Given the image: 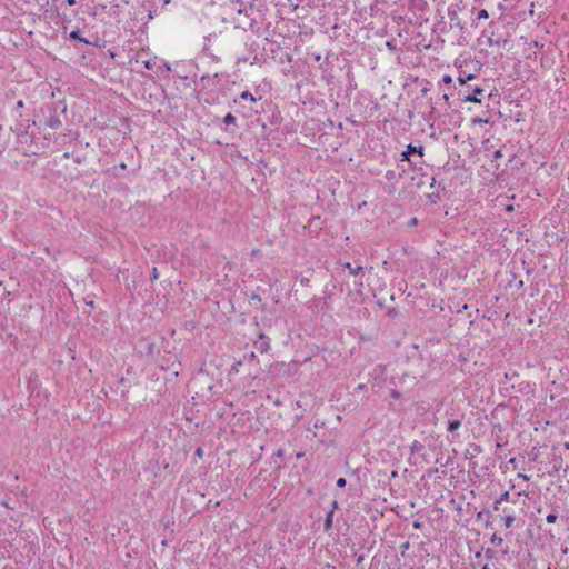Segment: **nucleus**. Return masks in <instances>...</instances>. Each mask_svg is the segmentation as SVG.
Segmentation results:
<instances>
[{
	"label": "nucleus",
	"mask_w": 569,
	"mask_h": 569,
	"mask_svg": "<svg viewBox=\"0 0 569 569\" xmlns=\"http://www.w3.org/2000/svg\"><path fill=\"white\" fill-rule=\"evenodd\" d=\"M423 147L422 146H412V144H408L407 146V150H405L402 153H401V158L400 160L401 161H409L410 160V154H413V153H417L418 156L422 157L423 156Z\"/></svg>",
	"instance_id": "nucleus-1"
},
{
	"label": "nucleus",
	"mask_w": 569,
	"mask_h": 569,
	"mask_svg": "<svg viewBox=\"0 0 569 569\" xmlns=\"http://www.w3.org/2000/svg\"><path fill=\"white\" fill-rule=\"evenodd\" d=\"M18 107H19V108L23 107V102H22V101H19V102H18Z\"/></svg>",
	"instance_id": "nucleus-23"
},
{
	"label": "nucleus",
	"mask_w": 569,
	"mask_h": 569,
	"mask_svg": "<svg viewBox=\"0 0 569 569\" xmlns=\"http://www.w3.org/2000/svg\"><path fill=\"white\" fill-rule=\"evenodd\" d=\"M234 121H236V117L232 116L231 113H228L224 117V123H227V124L234 123Z\"/></svg>",
	"instance_id": "nucleus-13"
},
{
	"label": "nucleus",
	"mask_w": 569,
	"mask_h": 569,
	"mask_svg": "<svg viewBox=\"0 0 569 569\" xmlns=\"http://www.w3.org/2000/svg\"><path fill=\"white\" fill-rule=\"evenodd\" d=\"M70 38H72V39H77V40H79V41H81V42H84V43H89V42H88V40H86L84 38H81V37L79 36V31H72V32L70 33Z\"/></svg>",
	"instance_id": "nucleus-9"
},
{
	"label": "nucleus",
	"mask_w": 569,
	"mask_h": 569,
	"mask_svg": "<svg viewBox=\"0 0 569 569\" xmlns=\"http://www.w3.org/2000/svg\"><path fill=\"white\" fill-rule=\"evenodd\" d=\"M501 520H502L505 528L509 529L513 526L516 519L512 515H508V516L502 517Z\"/></svg>",
	"instance_id": "nucleus-5"
},
{
	"label": "nucleus",
	"mask_w": 569,
	"mask_h": 569,
	"mask_svg": "<svg viewBox=\"0 0 569 569\" xmlns=\"http://www.w3.org/2000/svg\"><path fill=\"white\" fill-rule=\"evenodd\" d=\"M442 81L447 84H450L452 82V78L451 76L446 74L442 77Z\"/></svg>",
	"instance_id": "nucleus-17"
},
{
	"label": "nucleus",
	"mask_w": 569,
	"mask_h": 569,
	"mask_svg": "<svg viewBox=\"0 0 569 569\" xmlns=\"http://www.w3.org/2000/svg\"><path fill=\"white\" fill-rule=\"evenodd\" d=\"M2 284V282L0 281V286Z\"/></svg>",
	"instance_id": "nucleus-28"
},
{
	"label": "nucleus",
	"mask_w": 569,
	"mask_h": 569,
	"mask_svg": "<svg viewBox=\"0 0 569 569\" xmlns=\"http://www.w3.org/2000/svg\"><path fill=\"white\" fill-rule=\"evenodd\" d=\"M506 210H507V211H512V210H513V206H512V204H508V206L506 207Z\"/></svg>",
	"instance_id": "nucleus-21"
},
{
	"label": "nucleus",
	"mask_w": 569,
	"mask_h": 569,
	"mask_svg": "<svg viewBox=\"0 0 569 569\" xmlns=\"http://www.w3.org/2000/svg\"><path fill=\"white\" fill-rule=\"evenodd\" d=\"M333 508L332 510H330L326 517V520H325V530H329L332 526V520H333V511L335 509L337 508V502L333 501Z\"/></svg>",
	"instance_id": "nucleus-3"
},
{
	"label": "nucleus",
	"mask_w": 569,
	"mask_h": 569,
	"mask_svg": "<svg viewBox=\"0 0 569 569\" xmlns=\"http://www.w3.org/2000/svg\"><path fill=\"white\" fill-rule=\"evenodd\" d=\"M413 526H415L416 528H419V526H420V525H419V522H418V521H415Z\"/></svg>",
	"instance_id": "nucleus-24"
},
{
	"label": "nucleus",
	"mask_w": 569,
	"mask_h": 569,
	"mask_svg": "<svg viewBox=\"0 0 569 569\" xmlns=\"http://www.w3.org/2000/svg\"><path fill=\"white\" fill-rule=\"evenodd\" d=\"M470 121H471V123H472V124H475V126H476V124H487V123H489V120H488V119H482V118H480V117H473V118H471V120H470Z\"/></svg>",
	"instance_id": "nucleus-8"
},
{
	"label": "nucleus",
	"mask_w": 569,
	"mask_h": 569,
	"mask_svg": "<svg viewBox=\"0 0 569 569\" xmlns=\"http://www.w3.org/2000/svg\"><path fill=\"white\" fill-rule=\"evenodd\" d=\"M240 98L242 100H248L250 102H256V98L252 96L251 92L249 91H243L241 94H240Z\"/></svg>",
	"instance_id": "nucleus-7"
},
{
	"label": "nucleus",
	"mask_w": 569,
	"mask_h": 569,
	"mask_svg": "<svg viewBox=\"0 0 569 569\" xmlns=\"http://www.w3.org/2000/svg\"><path fill=\"white\" fill-rule=\"evenodd\" d=\"M202 453H203V451H202V449H201V448H198V449L196 450V455H197L198 457H202Z\"/></svg>",
	"instance_id": "nucleus-19"
},
{
	"label": "nucleus",
	"mask_w": 569,
	"mask_h": 569,
	"mask_svg": "<svg viewBox=\"0 0 569 569\" xmlns=\"http://www.w3.org/2000/svg\"><path fill=\"white\" fill-rule=\"evenodd\" d=\"M546 521L548 523H555L557 521V516L553 515V513H550V515L547 516Z\"/></svg>",
	"instance_id": "nucleus-14"
},
{
	"label": "nucleus",
	"mask_w": 569,
	"mask_h": 569,
	"mask_svg": "<svg viewBox=\"0 0 569 569\" xmlns=\"http://www.w3.org/2000/svg\"><path fill=\"white\" fill-rule=\"evenodd\" d=\"M502 541H503L502 538L497 535H493L491 537V543L495 546H501Z\"/></svg>",
	"instance_id": "nucleus-10"
},
{
	"label": "nucleus",
	"mask_w": 569,
	"mask_h": 569,
	"mask_svg": "<svg viewBox=\"0 0 569 569\" xmlns=\"http://www.w3.org/2000/svg\"><path fill=\"white\" fill-rule=\"evenodd\" d=\"M243 365L242 361H236L231 367V372H239L240 367Z\"/></svg>",
	"instance_id": "nucleus-12"
},
{
	"label": "nucleus",
	"mask_w": 569,
	"mask_h": 569,
	"mask_svg": "<svg viewBox=\"0 0 569 569\" xmlns=\"http://www.w3.org/2000/svg\"><path fill=\"white\" fill-rule=\"evenodd\" d=\"M500 157H501L500 151H497V152H496V158H500Z\"/></svg>",
	"instance_id": "nucleus-22"
},
{
	"label": "nucleus",
	"mask_w": 569,
	"mask_h": 569,
	"mask_svg": "<svg viewBox=\"0 0 569 569\" xmlns=\"http://www.w3.org/2000/svg\"><path fill=\"white\" fill-rule=\"evenodd\" d=\"M67 4L68 6H74L76 4V0H66Z\"/></svg>",
	"instance_id": "nucleus-20"
},
{
	"label": "nucleus",
	"mask_w": 569,
	"mask_h": 569,
	"mask_svg": "<svg viewBox=\"0 0 569 569\" xmlns=\"http://www.w3.org/2000/svg\"><path fill=\"white\" fill-rule=\"evenodd\" d=\"M461 426V422L459 420L450 421L448 425V431L453 432L457 429H459Z\"/></svg>",
	"instance_id": "nucleus-6"
},
{
	"label": "nucleus",
	"mask_w": 569,
	"mask_h": 569,
	"mask_svg": "<svg viewBox=\"0 0 569 569\" xmlns=\"http://www.w3.org/2000/svg\"><path fill=\"white\" fill-rule=\"evenodd\" d=\"M345 268L349 269L350 274L355 277L359 276L362 272L361 266L353 268L350 262L345 263Z\"/></svg>",
	"instance_id": "nucleus-4"
},
{
	"label": "nucleus",
	"mask_w": 569,
	"mask_h": 569,
	"mask_svg": "<svg viewBox=\"0 0 569 569\" xmlns=\"http://www.w3.org/2000/svg\"><path fill=\"white\" fill-rule=\"evenodd\" d=\"M337 486H338L339 488H343V487L346 486V479H345V478H339V479L337 480Z\"/></svg>",
	"instance_id": "nucleus-16"
},
{
	"label": "nucleus",
	"mask_w": 569,
	"mask_h": 569,
	"mask_svg": "<svg viewBox=\"0 0 569 569\" xmlns=\"http://www.w3.org/2000/svg\"><path fill=\"white\" fill-rule=\"evenodd\" d=\"M518 477H519V478H522V479H525V480H529V477H528L526 473H521V472H520V473H518Z\"/></svg>",
	"instance_id": "nucleus-18"
},
{
	"label": "nucleus",
	"mask_w": 569,
	"mask_h": 569,
	"mask_svg": "<svg viewBox=\"0 0 569 569\" xmlns=\"http://www.w3.org/2000/svg\"><path fill=\"white\" fill-rule=\"evenodd\" d=\"M252 299L261 301V298H259V297H252Z\"/></svg>",
	"instance_id": "nucleus-26"
},
{
	"label": "nucleus",
	"mask_w": 569,
	"mask_h": 569,
	"mask_svg": "<svg viewBox=\"0 0 569 569\" xmlns=\"http://www.w3.org/2000/svg\"><path fill=\"white\" fill-rule=\"evenodd\" d=\"M483 569H488L487 566H485Z\"/></svg>",
	"instance_id": "nucleus-27"
},
{
	"label": "nucleus",
	"mask_w": 569,
	"mask_h": 569,
	"mask_svg": "<svg viewBox=\"0 0 569 569\" xmlns=\"http://www.w3.org/2000/svg\"><path fill=\"white\" fill-rule=\"evenodd\" d=\"M489 16H488V12L486 10H481L478 14V19H487Z\"/></svg>",
	"instance_id": "nucleus-15"
},
{
	"label": "nucleus",
	"mask_w": 569,
	"mask_h": 569,
	"mask_svg": "<svg viewBox=\"0 0 569 569\" xmlns=\"http://www.w3.org/2000/svg\"><path fill=\"white\" fill-rule=\"evenodd\" d=\"M473 78H475V76L470 73V74H468V76H467V77H465V78L459 77V78H458V81H459V83L465 84L467 81H470V80H472Z\"/></svg>",
	"instance_id": "nucleus-11"
},
{
	"label": "nucleus",
	"mask_w": 569,
	"mask_h": 569,
	"mask_svg": "<svg viewBox=\"0 0 569 569\" xmlns=\"http://www.w3.org/2000/svg\"><path fill=\"white\" fill-rule=\"evenodd\" d=\"M483 92V89L480 88V87H476L473 89V93L472 94H468L466 98H465V101L466 102H473V103H481V99L478 98L479 94H481Z\"/></svg>",
	"instance_id": "nucleus-2"
},
{
	"label": "nucleus",
	"mask_w": 569,
	"mask_h": 569,
	"mask_svg": "<svg viewBox=\"0 0 569 569\" xmlns=\"http://www.w3.org/2000/svg\"><path fill=\"white\" fill-rule=\"evenodd\" d=\"M252 299L261 301V298H259V297H252Z\"/></svg>",
	"instance_id": "nucleus-25"
}]
</instances>
